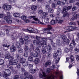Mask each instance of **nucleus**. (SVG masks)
Returning a JSON list of instances; mask_svg holds the SVG:
<instances>
[{"mask_svg": "<svg viewBox=\"0 0 79 79\" xmlns=\"http://www.w3.org/2000/svg\"><path fill=\"white\" fill-rule=\"evenodd\" d=\"M36 38L37 41L38 42V47H40L42 46V47H43L44 48L47 47L46 42H47V39L45 37L42 38L41 40L40 41V37L36 36Z\"/></svg>", "mask_w": 79, "mask_h": 79, "instance_id": "nucleus-1", "label": "nucleus"}, {"mask_svg": "<svg viewBox=\"0 0 79 79\" xmlns=\"http://www.w3.org/2000/svg\"><path fill=\"white\" fill-rule=\"evenodd\" d=\"M50 69H47L46 72L47 73H48V76H47L46 73L45 72H43V74L44 77H45L46 79H54L55 78L54 75L52 74V73L50 72Z\"/></svg>", "mask_w": 79, "mask_h": 79, "instance_id": "nucleus-2", "label": "nucleus"}, {"mask_svg": "<svg viewBox=\"0 0 79 79\" xmlns=\"http://www.w3.org/2000/svg\"><path fill=\"white\" fill-rule=\"evenodd\" d=\"M72 8V6H68V7L66 6H65L64 8L63 9V10L62 12V13L63 14V16L64 17H65L67 15H68V13L67 12V11H68V10H70V9H71Z\"/></svg>", "mask_w": 79, "mask_h": 79, "instance_id": "nucleus-3", "label": "nucleus"}, {"mask_svg": "<svg viewBox=\"0 0 79 79\" xmlns=\"http://www.w3.org/2000/svg\"><path fill=\"white\" fill-rule=\"evenodd\" d=\"M11 74V71L9 69H7L5 70L3 73V77L6 79H8V76Z\"/></svg>", "mask_w": 79, "mask_h": 79, "instance_id": "nucleus-4", "label": "nucleus"}, {"mask_svg": "<svg viewBox=\"0 0 79 79\" xmlns=\"http://www.w3.org/2000/svg\"><path fill=\"white\" fill-rule=\"evenodd\" d=\"M2 8L5 10H8V11L11 10V6L8 5V4H5L3 5L2 6Z\"/></svg>", "mask_w": 79, "mask_h": 79, "instance_id": "nucleus-5", "label": "nucleus"}, {"mask_svg": "<svg viewBox=\"0 0 79 79\" xmlns=\"http://www.w3.org/2000/svg\"><path fill=\"white\" fill-rule=\"evenodd\" d=\"M48 27L44 29L45 31L47 32V34H52L51 32H50L51 30L52 29V27L49 25H48Z\"/></svg>", "mask_w": 79, "mask_h": 79, "instance_id": "nucleus-6", "label": "nucleus"}, {"mask_svg": "<svg viewBox=\"0 0 79 79\" xmlns=\"http://www.w3.org/2000/svg\"><path fill=\"white\" fill-rule=\"evenodd\" d=\"M5 58L6 59H10L11 61H13L14 60V56H11V55L10 54H8L6 55Z\"/></svg>", "mask_w": 79, "mask_h": 79, "instance_id": "nucleus-7", "label": "nucleus"}, {"mask_svg": "<svg viewBox=\"0 0 79 79\" xmlns=\"http://www.w3.org/2000/svg\"><path fill=\"white\" fill-rule=\"evenodd\" d=\"M31 18H33L34 20H35V21H38L39 24H42L44 25V23L41 22L40 21H39V20L38 19L35 18V16H31Z\"/></svg>", "mask_w": 79, "mask_h": 79, "instance_id": "nucleus-8", "label": "nucleus"}, {"mask_svg": "<svg viewBox=\"0 0 79 79\" xmlns=\"http://www.w3.org/2000/svg\"><path fill=\"white\" fill-rule=\"evenodd\" d=\"M76 45V43H75V41L74 40H72V43H71L69 45L70 48H73V47H74Z\"/></svg>", "mask_w": 79, "mask_h": 79, "instance_id": "nucleus-9", "label": "nucleus"}, {"mask_svg": "<svg viewBox=\"0 0 79 79\" xmlns=\"http://www.w3.org/2000/svg\"><path fill=\"white\" fill-rule=\"evenodd\" d=\"M30 53L31 56H34V57H37L38 56H39V54L37 52H36L34 54H33L34 53H33V52L31 51H30Z\"/></svg>", "mask_w": 79, "mask_h": 79, "instance_id": "nucleus-10", "label": "nucleus"}, {"mask_svg": "<svg viewBox=\"0 0 79 79\" xmlns=\"http://www.w3.org/2000/svg\"><path fill=\"white\" fill-rule=\"evenodd\" d=\"M10 51L12 52L16 51V47L14 45H12L10 48Z\"/></svg>", "mask_w": 79, "mask_h": 79, "instance_id": "nucleus-11", "label": "nucleus"}, {"mask_svg": "<svg viewBox=\"0 0 79 79\" xmlns=\"http://www.w3.org/2000/svg\"><path fill=\"white\" fill-rule=\"evenodd\" d=\"M56 54L58 56H61V50L60 49H58L56 52Z\"/></svg>", "mask_w": 79, "mask_h": 79, "instance_id": "nucleus-12", "label": "nucleus"}, {"mask_svg": "<svg viewBox=\"0 0 79 79\" xmlns=\"http://www.w3.org/2000/svg\"><path fill=\"white\" fill-rule=\"evenodd\" d=\"M62 43H63L64 44H66L67 45H68L69 44V40L67 39L66 41L63 40L62 41Z\"/></svg>", "mask_w": 79, "mask_h": 79, "instance_id": "nucleus-13", "label": "nucleus"}, {"mask_svg": "<svg viewBox=\"0 0 79 79\" xmlns=\"http://www.w3.org/2000/svg\"><path fill=\"white\" fill-rule=\"evenodd\" d=\"M33 50L34 51H35V52H40V50L39 49V48L35 46H34L33 47Z\"/></svg>", "mask_w": 79, "mask_h": 79, "instance_id": "nucleus-14", "label": "nucleus"}, {"mask_svg": "<svg viewBox=\"0 0 79 79\" xmlns=\"http://www.w3.org/2000/svg\"><path fill=\"white\" fill-rule=\"evenodd\" d=\"M73 16L74 18H72V20H73V21H74V19H77V17L79 16V15L77 14L76 13H75L74 14Z\"/></svg>", "mask_w": 79, "mask_h": 79, "instance_id": "nucleus-15", "label": "nucleus"}, {"mask_svg": "<svg viewBox=\"0 0 79 79\" xmlns=\"http://www.w3.org/2000/svg\"><path fill=\"white\" fill-rule=\"evenodd\" d=\"M57 10L58 12H57V14L56 15L57 16H60V13H61L62 12L61 9L60 8H58L57 9Z\"/></svg>", "mask_w": 79, "mask_h": 79, "instance_id": "nucleus-16", "label": "nucleus"}, {"mask_svg": "<svg viewBox=\"0 0 79 79\" xmlns=\"http://www.w3.org/2000/svg\"><path fill=\"white\" fill-rule=\"evenodd\" d=\"M46 47H47V49L48 52H51V51H52V48H51V46H50V45H49L48 46H47L46 45Z\"/></svg>", "mask_w": 79, "mask_h": 79, "instance_id": "nucleus-17", "label": "nucleus"}, {"mask_svg": "<svg viewBox=\"0 0 79 79\" xmlns=\"http://www.w3.org/2000/svg\"><path fill=\"white\" fill-rule=\"evenodd\" d=\"M42 52L43 53V54H44V55H46V54L47 53V52L46 49L45 48H42Z\"/></svg>", "mask_w": 79, "mask_h": 79, "instance_id": "nucleus-18", "label": "nucleus"}, {"mask_svg": "<svg viewBox=\"0 0 79 79\" xmlns=\"http://www.w3.org/2000/svg\"><path fill=\"white\" fill-rule=\"evenodd\" d=\"M31 8L33 11H35L37 9V7L35 6H31Z\"/></svg>", "mask_w": 79, "mask_h": 79, "instance_id": "nucleus-19", "label": "nucleus"}, {"mask_svg": "<svg viewBox=\"0 0 79 79\" xmlns=\"http://www.w3.org/2000/svg\"><path fill=\"white\" fill-rule=\"evenodd\" d=\"M45 22L46 23H49V19L48 18H47L46 17H45L44 18Z\"/></svg>", "mask_w": 79, "mask_h": 79, "instance_id": "nucleus-20", "label": "nucleus"}, {"mask_svg": "<svg viewBox=\"0 0 79 79\" xmlns=\"http://www.w3.org/2000/svg\"><path fill=\"white\" fill-rule=\"evenodd\" d=\"M16 46L17 48H19L21 47V45L20 44L19 42H17L16 44Z\"/></svg>", "mask_w": 79, "mask_h": 79, "instance_id": "nucleus-21", "label": "nucleus"}, {"mask_svg": "<svg viewBox=\"0 0 79 79\" xmlns=\"http://www.w3.org/2000/svg\"><path fill=\"white\" fill-rule=\"evenodd\" d=\"M35 71H36V69H30V73H32V74H34V73H35Z\"/></svg>", "mask_w": 79, "mask_h": 79, "instance_id": "nucleus-22", "label": "nucleus"}, {"mask_svg": "<svg viewBox=\"0 0 79 79\" xmlns=\"http://www.w3.org/2000/svg\"><path fill=\"white\" fill-rule=\"evenodd\" d=\"M12 61L13 62V64L14 65H17V64L18 63V61L16 60H15Z\"/></svg>", "mask_w": 79, "mask_h": 79, "instance_id": "nucleus-23", "label": "nucleus"}, {"mask_svg": "<svg viewBox=\"0 0 79 79\" xmlns=\"http://www.w3.org/2000/svg\"><path fill=\"white\" fill-rule=\"evenodd\" d=\"M74 29V27L73 26H69V31H73Z\"/></svg>", "mask_w": 79, "mask_h": 79, "instance_id": "nucleus-24", "label": "nucleus"}, {"mask_svg": "<svg viewBox=\"0 0 79 79\" xmlns=\"http://www.w3.org/2000/svg\"><path fill=\"white\" fill-rule=\"evenodd\" d=\"M22 64L23 66L25 67V68H26V67H27V66H28V65L29 64L27 63V62H25Z\"/></svg>", "mask_w": 79, "mask_h": 79, "instance_id": "nucleus-25", "label": "nucleus"}, {"mask_svg": "<svg viewBox=\"0 0 79 79\" xmlns=\"http://www.w3.org/2000/svg\"><path fill=\"white\" fill-rule=\"evenodd\" d=\"M39 61H40V60L39 58H36L35 60V64H38L39 63Z\"/></svg>", "mask_w": 79, "mask_h": 79, "instance_id": "nucleus-26", "label": "nucleus"}, {"mask_svg": "<svg viewBox=\"0 0 79 79\" xmlns=\"http://www.w3.org/2000/svg\"><path fill=\"white\" fill-rule=\"evenodd\" d=\"M77 38L75 40L77 42L79 41V33H78L77 35Z\"/></svg>", "mask_w": 79, "mask_h": 79, "instance_id": "nucleus-27", "label": "nucleus"}, {"mask_svg": "<svg viewBox=\"0 0 79 79\" xmlns=\"http://www.w3.org/2000/svg\"><path fill=\"white\" fill-rule=\"evenodd\" d=\"M18 51L19 53H23V49L21 48H19Z\"/></svg>", "mask_w": 79, "mask_h": 79, "instance_id": "nucleus-28", "label": "nucleus"}, {"mask_svg": "<svg viewBox=\"0 0 79 79\" xmlns=\"http://www.w3.org/2000/svg\"><path fill=\"white\" fill-rule=\"evenodd\" d=\"M16 18L20 16L19 14L18 13H15L13 15Z\"/></svg>", "mask_w": 79, "mask_h": 79, "instance_id": "nucleus-29", "label": "nucleus"}, {"mask_svg": "<svg viewBox=\"0 0 79 79\" xmlns=\"http://www.w3.org/2000/svg\"><path fill=\"white\" fill-rule=\"evenodd\" d=\"M28 66L30 69H31L33 68V65L32 64H29L28 65Z\"/></svg>", "mask_w": 79, "mask_h": 79, "instance_id": "nucleus-30", "label": "nucleus"}, {"mask_svg": "<svg viewBox=\"0 0 79 79\" xmlns=\"http://www.w3.org/2000/svg\"><path fill=\"white\" fill-rule=\"evenodd\" d=\"M51 64V63L50 62H49V61H48L45 64L44 66L45 67L48 66V65H50Z\"/></svg>", "mask_w": 79, "mask_h": 79, "instance_id": "nucleus-31", "label": "nucleus"}, {"mask_svg": "<svg viewBox=\"0 0 79 79\" xmlns=\"http://www.w3.org/2000/svg\"><path fill=\"white\" fill-rule=\"evenodd\" d=\"M45 8L46 10H48L50 8V6L48 4H46L45 6Z\"/></svg>", "mask_w": 79, "mask_h": 79, "instance_id": "nucleus-32", "label": "nucleus"}, {"mask_svg": "<svg viewBox=\"0 0 79 79\" xmlns=\"http://www.w3.org/2000/svg\"><path fill=\"white\" fill-rule=\"evenodd\" d=\"M23 56L24 57H28V53L27 52H25Z\"/></svg>", "mask_w": 79, "mask_h": 79, "instance_id": "nucleus-33", "label": "nucleus"}, {"mask_svg": "<svg viewBox=\"0 0 79 79\" xmlns=\"http://www.w3.org/2000/svg\"><path fill=\"white\" fill-rule=\"evenodd\" d=\"M61 37L62 39L64 40H65L66 39V35H63L61 36Z\"/></svg>", "mask_w": 79, "mask_h": 79, "instance_id": "nucleus-34", "label": "nucleus"}, {"mask_svg": "<svg viewBox=\"0 0 79 79\" xmlns=\"http://www.w3.org/2000/svg\"><path fill=\"white\" fill-rule=\"evenodd\" d=\"M24 75L25 77H29V73L26 72L24 73Z\"/></svg>", "mask_w": 79, "mask_h": 79, "instance_id": "nucleus-35", "label": "nucleus"}, {"mask_svg": "<svg viewBox=\"0 0 79 79\" xmlns=\"http://www.w3.org/2000/svg\"><path fill=\"white\" fill-rule=\"evenodd\" d=\"M3 46L4 47H7V48H9V47H10V45H8V43L3 44Z\"/></svg>", "mask_w": 79, "mask_h": 79, "instance_id": "nucleus-36", "label": "nucleus"}, {"mask_svg": "<svg viewBox=\"0 0 79 79\" xmlns=\"http://www.w3.org/2000/svg\"><path fill=\"white\" fill-rule=\"evenodd\" d=\"M25 61H26V59L24 58H23L20 61V63H25Z\"/></svg>", "mask_w": 79, "mask_h": 79, "instance_id": "nucleus-37", "label": "nucleus"}, {"mask_svg": "<svg viewBox=\"0 0 79 79\" xmlns=\"http://www.w3.org/2000/svg\"><path fill=\"white\" fill-rule=\"evenodd\" d=\"M55 20L56 21L57 23H58V21H59L60 20V18L59 17H57L55 18Z\"/></svg>", "mask_w": 79, "mask_h": 79, "instance_id": "nucleus-38", "label": "nucleus"}, {"mask_svg": "<svg viewBox=\"0 0 79 79\" xmlns=\"http://www.w3.org/2000/svg\"><path fill=\"white\" fill-rule=\"evenodd\" d=\"M62 3L63 5H65L66 3H67V1L65 0H62Z\"/></svg>", "mask_w": 79, "mask_h": 79, "instance_id": "nucleus-39", "label": "nucleus"}, {"mask_svg": "<svg viewBox=\"0 0 79 79\" xmlns=\"http://www.w3.org/2000/svg\"><path fill=\"white\" fill-rule=\"evenodd\" d=\"M33 44L35 45H38V46H39V42H37V41H33Z\"/></svg>", "mask_w": 79, "mask_h": 79, "instance_id": "nucleus-40", "label": "nucleus"}, {"mask_svg": "<svg viewBox=\"0 0 79 79\" xmlns=\"http://www.w3.org/2000/svg\"><path fill=\"white\" fill-rule=\"evenodd\" d=\"M4 63V60L3 59H0V65H2Z\"/></svg>", "mask_w": 79, "mask_h": 79, "instance_id": "nucleus-41", "label": "nucleus"}, {"mask_svg": "<svg viewBox=\"0 0 79 79\" xmlns=\"http://www.w3.org/2000/svg\"><path fill=\"white\" fill-rule=\"evenodd\" d=\"M16 57L17 59H18V60H20L21 58V55L17 54Z\"/></svg>", "mask_w": 79, "mask_h": 79, "instance_id": "nucleus-42", "label": "nucleus"}, {"mask_svg": "<svg viewBox=\"0 0 79 79\" xmlns=\"http://www.w3.org/2000/svg\"><path fill=\"white\" fill-rule=\"evenodd\" d=\"M5 31L6 32V33L7 35H8V36L9 35H10V33H9L10 31H9V30L8 29H5Z\"/></svg>", "mask_w": 79, "mask_h": 79, "instance_id": "nucleus-43", "label": "nucleus"}, {"mask_svg": "<svg viewBox=\"0 0 79 79\" xmlns=\"http://www.w3.org/2000/svg\"><path fill=\"white\" fill-rule=\"evenodd\" d=\"M64 52H66V53H68L69 52V49L68 48L66 47L64 49Z\"/></svg>", "mask_w": 79, "mask_h": 79, "instance_id": "nucleus-44", "label": "nucleus"}, {"mask_svg": "<svg viewBox=\"0 0 79 79\" xmlns=\"http://www.w3.org/2000/svg\"><path fill=\"white\" fill-rule=\"evenodd\" d=\"M58 55H57V54H56V52H55L54 53L53 56V58L54 59H56L57 58V56Z\"/></svg>", "mask_w": 79, "mask_h": 79, "instance_id": "nucleus-45", "label": "nucleus"}, {"mask_svg": "<svg viewBox=\"0 0 79 79\" xmlns=\"http://www.w3.org/2000/svg\"><path fill=\"white\" fill-rule=\"evenodd\" d=\"M6 22L8 24H11L12 23V20L9 19L6 20Z\"/></svg>", "mask_w": 79, "mask_h": 79, "instance_id": "nucleus-46", "label": "nucleus"}, {"mask_svg": "<svg viewBox=\"0 0 79 79\" xmlns=\"http://www.w3.org/2000/svg\"><path fill=\"white\" fill-rule=\"evenodd\" d=\"M21 19H22L25 20L26 19V18H27V17L25 15L22 16L21 17Z\"/></svg>", "mask_w": 79, "mask_h": 79, "instance_id": "nucleus-47", "label": "nucleus"}, {"mask_svg": "<svg viewBox=\"0 0 79 79\" xmlns=\"http://www.w3.org/2000/svg\"><path fill=\"white\" fill-rule=\"evenodd\" d=\"M60 58H57L55 61V64H56V63H58V62H59V61H60Z\"/></svg>", "mask_w": 79, "mask_h": 79, "instance_id": "nucleus-48", "label": "nucleus"}, {"mask_svg": "<svg viewBox=\"0 0 79 79\" xmlns=\"http://www.w3.org/2000/svg\"><path fill=\"white\" fill-rule=\"evenodd\" d=\"M51 24L53 25L54 24H55L56 23H57V22H55V20H52L51 22Z\"/></svg>", "mask_w": 79, "mask_h": 79, "instance_id": "nucleus-49", "label": "nucleus"}, {"mask_svg": "<svg viewBox=\"0 0 79 79\" xmlns=\"http://www.w3.org/2000/svg\"><path fill=\"white\" fill-rule=\"evenodd\" d=\"M8 2L10 3H13L15 2V0H8Z\"/></svg>", "mask_w": 79, "mask_h": 79, "instance_id": "nucleus-50", "label": "nucleus"}, {"mask_svg": "<svg viewBox=\"0 0 79 79\" xmlns=\"http://www.w3.org/2000/svg\"><path fill=\"white\" fill-rule=\"evenodd\" d=\"M24 50L25 51L28 50H29V47H28V46L25 45V46L24 48Z\"/></svg>", "mask_w": 79, "mask_h": 79, "instance_id": "nucleus-51", "label": "nucleus"}, {"mask_svg": "<svg viewBox=\"0 0 79 79\" xmlns=\"http://www.w3.org/2000/svg\"><path fill=\"white\" fill-rule=\"evenodd\" d=\"M46 54L47 57H50V56H52V54H51V53L50 52H47Z\"/></svg>", "mask_w": 79, "mask_h": 79, "instance_id": "nucleus-52", "label": "nucleus"}, {"mask_svg": "<svg viewBox=\"0 0 79 79\" xmlns=\"http://www.w3.org/2000/svg\"><path fill=\"white\" fill-rule=\"evenodd\" d=\"M56 44L57 45H60V40L59 39H57L56 40Z\"/></svg>", "mask_w": 79, "mask_h": 79, "instance_id": "nucleus-53", "label": "nucleus"}, {"mask_svg": "<svg viewBox=\"0 0 79 79\" xmlns=\"http://www.w3.org/2000/svg\"><path fill=\"white\" fill-rule=\"evenodd\" d=\"M52 8H55V7L56 6V3H53L52 5Z\"/></svg>", "mask_w": 79, "mask_h": 79, "instance_id": "nucleus-54", "label": "nucleus"}, {"mask_svg": "<svg viewBox=\"0 0 79 79\" xmlns=\"http://www.w3.org/2000/svg\"><path fill=\"white\" fill-rule=\"evenodd\" d=\"M7 15L8 17H9V18H11V15H10V13L9 12H7Z\"/></svg>", "mask_w": 79, "mask_h": 79, "instance_id": "nucleus-55", "label": "nucleus"}, {"mask_svg": "<svg viewBox=\"0 0 79 79\" xmlns=\"http://www.w3.org/2000/svg\"><path fill=\"white\" fill-rule=\"evenodd\" d=\"M69 24L70 25H76V23L74 22H71Z\"/></svg>", "mask_w": 79, "mask_h": 79, "instance_id": "nucleus-56", "label": "nucleus"}, {"mask_svg": "<svg viewBox=\"0 0 79 79\" xmlns=\"http://www.w3.org/2000/svg\"><path fill=\"white\" fill-rule=\"evenodd\" d=\"M19 41L22 44H24V40H23V39L22 38H20Z\"/></svg>", "mask_w": 79, "mask_h": 79, "instance_id": "nucleus-57", "label": "nucleus"}, {"mask_svg": "<svg viewBox=\"0 0 79 79\" xmlns=\"http://www.w3.org/2000/svg\"><path fill=\"white\" fill-rule=\"evenodd\" d=\"M48 15V12H44L42 13V15L43 16H47Z\"/></svg>", "mask_w": 79, "mask_h": 79, "instance_id": "nucleus-58", "label": "nucleus"}, {"mask_svg": "<svg viewBox=\"0 0 79 79\" xmlns=\"http://www.w3.org/2000/svg\"><path fill=\"white\" fill-rule=\"evenodd\" d=\"M30 44V41L29 40L27 41V40L25 42V45H28V44Z\"/></svg>", "mask_w": 79, "mask_h": 79, "instance_id": "nucleus-59", "label": "nucleus"}, {"mask_svg": "<svg viewBox=\"0 0 79 79\" xmlns=\"http://www.w3.org/2000/svg\"><path fill=\"white\" fill-rule=\"evenodd\" d=\"M32 28L31 27H28V29H27V31H29V32H31V31H32Z\"/></svg>", "mask_w": 79, "mask_h": 79, "instance_id": "nucleus-60", "label": "nucleus"}, {"mask_svg": "<svg viewBox=\"0 0 79 79\" xmlns=\"http://www.w3.org/2000/svg\"><path fill=\"white\" fill-rule=\"evenodd\" d=\"M28 39H29V37H28V36H25L24 37V40H25V41L27 40Z\"/></svg>", "mask_w": 79, "mask_h": 79, "instance_id": "nucleus-61", "label": "nucleus"}, {"mask_svg": "<svg viewBox=\"0 0 79 79\" xmlns=\"http://www.w3.org/2000/svg\"><path fill=\"white\" fill-rule=\"evenodd\" d=\"M53 10L50 8L48 9V13H52V11H53Z\"/></svg>", "mask_w": 79, "mask_h": 79, "instance_id": "nucleus-62", "label": "nucleus"}, {"mask_svg": "<svg viewBox=\"0 0 79 79\" xmlns=\"http://www.w3.org/2000/svg\"><path fill=\"white\" fill-rule=\"evenodd\" d=\"M28 60L29 61H32V58L31 57H29L28 58Z\"/></svg>", "mask_w": 79, "mask_h": 79, "instance_id": "nucleus-63", "label": "nucleus"}, {"mask_svg": "<svg viewBox=\"0 0 79 79\" xmlns=\"http://www.w3.org/2000/svg\"><path fill=\"white\" fill-rule=\"evenodd\" d=\"M19 75H16L14 77V79H19Z\"/></svg>", "mask_w": 79, "mask_h": 79, "instance_id": "nucleus-64", "label": "nucleus"}]
</instances>
